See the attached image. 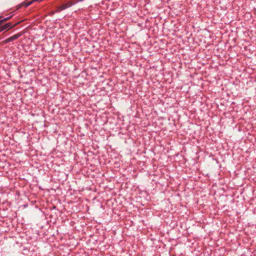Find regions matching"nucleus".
<instances>
[{
  "label": "nucleus",
  "instance_id": "nucleus-2",
  "mask_svg": "<svg viewBox=\"0 0 256 256\" xmlns=\"http://www.w3.org/2000/svg\"><path fill=\"white\" fill-rule=\"evenodd\" d=\"M14 26L10 22H8L6 24L0 26V32H2L4 30H8L13 28Z\"/></svg>",
  "mask_w": 256,
  "mask_h": 256
},
{
  "label": "nucleus",
  "instance_id": "nucleus-4",
  "mask_svg": "<svg viewBox=\"0 0 256 256\" xmlns=\"http://www.w3.org/2000/svg\"><path fill=\"white\" fill-rule=\"evenodd\" d=\"M33 2H34V0H31L28 2H25L22 3L20 5V6L27 7V6H29Z\"/></svg>",
  "mask_w": 256,
  "mask_h": 256
},
{
  "label": "nucleus",
  "instance_id": "nucleus-5",
  "mask_svg": "<svg viewBox=\"0 0 256 256\" xmlns=\"http://www.w3.org/2000/svg\"><path fill=\"white\" fill-rule=\"evenodd\" d=\"M12 16H13L12 14H11V15H10V16H9L6 17V18H4L3 20H0V24H2L4 22H5V21H6V20H9L10 18L12 17Z\"/></svg>",
  "mask_w": 256,
  "mask_h": 256
},
{
  "label": "nucleus",
  "instance_id": "nucleus-7",
  "mask_svg": "<svg viewBox=\"0 0 256 256\" xmlns=\"http://www.w3.org/2000/svg\"><path fill=\"white\" fill-rule=\"evenodd\" d=\"M2 18V16H0V18Z\"/></svg>",
  "mask_w": 256,
  "mask_h": 256
},
{
  "label": "nucleus",
  "instance_id": "nucleus-1",
  "mask_svg": "<svg viewBox=\"0 0 256 256\" xmlns=\"http://www.w3.org/2000/svg\"><path fill=\"white\" fill-rule=\"evenodd\" d=\"M73 4H72V2H68L67 3L65 4H64L60 6L58 8V11H62V10H64L69 7H70L71 6H72Z\"/></svg>",
  "mask_w": 256,
  "mask_h": 256
},
{
  "label": "nucleus",
  "instance_id": "nucleus-3",
  "mask_svg": "<svg viewBox=\"0 0 256 256\" xmlns=\"http://www.w3.org/2000/svg\"><path fill=\"white\" fill-rule=\"evenodd\" d=\"M21 36H22L21 34H20V33L16 34H14V35L10 37L9 38H7L6 40V42H10L14 41V40L18 38Z\"/></svg>",
  "mask_w": 256,
  "mask_h": 256
},
{
  "label": "nucleus",
  "instance_id": "nucleus-6",
  "mask_svg": "<svg viewBox=\"0 0 256 256\" xmlns=\"http://www.w3.org/2000/svg\"><path fill=\"white\" fill-rule=\"evenodd\" d=\"M84 0H78L77 2H76L74 3V4H76V3H78V2H82L84 1Z\"/></svg>",
  "mask_w": 256,
  "mask_h": 256
}]
</instances>
